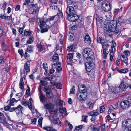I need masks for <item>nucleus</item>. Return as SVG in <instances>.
<instances>
[{
  "mask_svg": "<svg viewBox=\"0 0 131 131\" xmlns=\"http://www.w3.org/2000/svg\"><path fill=\"white\" fill-rule=\"evenodd\" d=\"M23 107L20 105H19L17 107H15V112L17 115H22V110H23Z\"/></svg>",
  "mask_w": 131,
  "mask_h": 131,
  "instance_id": "nucleus-12",
  "label": "nucleus"
},
{
  "mask_svg": "<svg viewBox=\"0 0 131 131\" xmlns=\"http://www.w3.org/2000/svg\"><path fill=\"white\" fill-rule=\"evenodd\" d=\"M76 6L68 5L66 12L67 16V18L69 21L75 22L79 18L78 16L76 14Z\"/></svg>",
  "mask_w": 131,
  "mask_h": 131,
  "instance_id": "nucleus-1",
  "label": "nucleus"
},
{
  "mask_svg": "<svg viewBox=\"0 0 131 131\" xmlns=\"http://www.w3.org/2000/svg\"><path fill=\"white\" fill-rule=\"evenodd\" d=\"M34 46L32 45H30L28 46L27 49V51L29 52H31L33 51V49Z\"/></svg>",
  "mask_w": 131,
  "mask_h": 131,
  "instance_id": "nucleus-34",
  "label": "nucleus"
},
{
  "mask_svg": "<svg viewBox=\"0 0 131 131\" xmlns=\"http://www.w3.org/2000/svg\"><path fill=\"white\" fill-rule=\"evenodd\" d=\"M121 107L123 109H126L128 108L131 105H129V104L125 100L122 101L120 103Z\"/></svg>",
  "mask_w": 131,
  "mask_h": 131,
  "instance_id": "nucleus-13",
  "label": "nucleus"
},
{
  "mask_svg": "<svg viewBox=\"0 0 131 131\" xmlns=\"http://www.w3.org/2000/svg\"><path fill=\"white\" fill-rule=\"evenodd\" d=\"M52 123L54 124H57L60 125L61 124V122L60 121L58 118H57L55 119H53L52 121Z\"/></svg>",
  "mask_w": 131,
  "mask_h": 131,
  "instance_id": "nucleus-24",
  "label": "nucleus"
},
{
  "mask_svg": "<svg viewBox=\"0 0 131 131\" xmlns=\"http://www.w3.org/2000/svg\"><path fill=\"white\" fill-rule=\"evenodd\" d=\"M43 91L46 92L47 96L49 98H52L53 95L51 92V89L48 86L44 88Z\"/></svg>",
  "mask_w": 131,
  "mask_h": 131,
  "instance_id": "nucleus-11",
  "label": "nucleus"
},
{
  "mask_svg": "<svg viewBox=\"0 0 131 131\" xmlns=\"http://www.w3.org/2000/svg\"><path fill=\"white\" fill-rule=\"evenodd\" d=\"M126 99L127 100H126L129 104V105H130L131 104V96H128Z\"/></svg>",
  "mask_w": 131,
  "mask_h": 131,
  "instance_id": "nucleus-53",
  "label": "nucleus"
},
{
  "mask_svg": "<svg viewBox=\"0 0 131 131\" xmlns=\"http://www.w3.org/2000/svg\"><path fill=\"white\" fill-rule=\"evenodd\" d=\"M44 106L46 107L47 109H50L53 108V106L52 104L51 103H47L45 105H44Z\"/></svg>",
  "mask_w": 131,
  "mask_h": 131,
  "instance_id": "nucleus-26",
  "label": "nucleus"
},
{
  "mask_svg": "<svg viewBox=\"0 0 131 131\" xmlns=\"http://www.w3.org/2000/svg\"><path fill=\"white\" fill-rule=\"evenodd\" d=\"M122 124L123 129L131 127V119L128 118L124 119L122 121Z\"/></svg>",
  "mask_w": 131,
  "mask_h": 131,
  "instance_id": "nucleus-6",
  "label": "nucleus"
},
{
  "mask_svg": "<svg viewBox=\"0 0 131 131\" xmlns=\"http://www.w3.org/2000/svg\"><path fill=\"white\" fill-rule=\"evenodd\" d=\"M43 68L45 70L48 69V66L47 64L46 63H44L43 64Z\"/></svg>",
  "mask_w": 131,
  "mask_h": 131,
  "instance_id": "nucleus-59",
  "label": "nucleus"
},
{
  "mask_svg": "<svg viewBox=\"0 0 131 131\" xmlns=\"http://www.w3.org/2000/svg\"><path fill=\"white\" fill-rule=\"evenodd\" d=\"M84 41L85 42H86V41H89V43H90L91 42V38L88 34L87 35H86L84 39Z\"/></svg>",
  "mask_w": 131,
  "mask_h": 131,
  "instance_id": "nucleus-25",
  "label": "nucleus"
},
{
  "mask_svg": "<svg viewBox=\"0 0 131 131\" xmlns=\"http://www.w3.org/2000/svg\"><path fill=\"white\" fill-rule=\"evenodd\" d=\"M16 101L15 99L14 98H13L12 99H10V103L9 104V105L10 106L11 105H13L14 103V102L15 101Z\"/></svg>",
  "mask_w": 131,
  "mask_h": 131,
  "instance_id": "nucleus-48",
  "label": "nucleus"
},
{
  "mask_svg": "<svg viewBox=\"0 0 131 131\" xmlns=\"http://www.w3.org/2000/svg\"><path fill=\"white\" fill-rule=\"evenodd\" d=\"M87 105L88 108L92 110L94 105V102L92 100L90 101L87 103Z\"/></svg>",
  "mask_w": 131,
  "mask_h": 131,
  "instance_id": "nucleus-22",
  "label": "nucleus"
},
{
  "mask_svg": "<svg viewBox=\"0 0 131 131\" xmlns=\"http://www.w3.org/2000/svg\"><path fill=\"white\" fill-rule=\"evenodd\" d=\"M116 46V43H113L112 42V46L111 47V50L112 51H115L116 50V49L115 48V46Z\"/></svg>",
  "mask_w": 131,
  "mask_h": 131,
  "instance_id": "nucleus-37",
  "label": "nucleus"
},
{
  "mask_svg": "<svg viewBox=\"0 0 131 131\" xmlns=\"http://www.w3.org/2000/svg\"><path fill=\"white\" fill-rule=\"evenodd\" d=\"M22 73L21 72L20 74L21 78L19 84V88L21 89H23L24 88V83L23 82V79L24 78V79H25L26 78L25 75L23 76V77H22Z\"/></svg>",
  "mask_w": 131,
  "mask_h": 131,
  "instance_id": "nucleus-14",
  "label": "nucleus"
},
{
  "mask_svg": "<svg viewBox=\"0 0 131 131\" xmlns=\"http://www.w3.org/2000/svg\"><path fill=\"white\" fill-rule=\"evenodd\" d=\"M109 109L108 111L109 113L113 112L114 110H115L116 109L114 108L112 105H110L109 106Z\"/></svg>",
  "mask_w": 131,
  "mask_h": 131,
  "instance_id": "nucleus-29",
  "label": "nucleus"
},
{
  "mask_svg": "<svg viewBox=\"0 0 131 131\" xmlns=\"http://www.w3.org/2000/svg\"><path fill=\"white\" fill-rule=\"evenodd\" d=\"M105 111V107L104 106H101L100 107V112L101 113H103Z\"/></svg>",
  "mask_w": 131,
  "mask_h": 131,
  "instance_id": "nucleus-57",
  "label": "nucleus"
},
{
  "mask_svg": "<svg viewBox=\"0 0 131 131\" xmlns=\"http://www.w3.org/2000/svg\"><path fill=\"white\" fill-rule=\"evenodd\" d=\"M119 86L122 92L129 87V85L127 83L124 84V82L122 81Z\"/></svg>",
  "mask_w": 131,
  "mask_h": 131,
  "instance_id": "nucleus-15",
  "label": "nucleus"
},
{
  "mask_svg": "<svg viewBox=\"0 0 131 131\" xmlns=\"http://www.w3.org/2000/svg\"><path fill=\"white\" fill-rule=\"evenodd\" d=\"M118 21L120 24L123 23L125 22V21L124 19L122 17H119L118 19Z\"/></svg>",
  "mask_w": 131,
  "mask_h": 131,
  "instance_id": "nucleus-43",
  "label": "nucleus"
},
{
  "mask_svg": "<svg viewBox=\"0 0 131 131\" xmlns=\"http://www.w3.org/2000/svg\"><path fill=\"white\" fill-rule=\"evenodd\" d=\"M73 47L72 46H71L68 47L67 48V50L68 51H72L73 49Z\"/></svg>",
  "mask_w": 131,
  "mask_h": 131,
  "instance_id": "nucleus-64",
  "label": "nucleus"
},
{
  "mask_svg": "<svg viewBox=\"0 0 131 131\" xmlns=\"http://www.w3.org/2000/svg\"><path fill=\"white\" fill-rule=\"evenodd\" d=\"M24 56L25 58L26 59L28 60V58L29 57L30 55L29 54L28 55V53L26 52L25 53Z\"/></svg>",
  "mask_w": 131,
  "mask_h": 131,
  "instance_id": "nucleus-62",
  "label": "nucleus"
},
{
  "mask_svg": "<svg viewBox=\"0 0 131 131\" xmlns=\"http://www.w3.org/2000/svg\"><path fill=\"white\" fill-rule=\"evenodd\" d=\"M40 42V43H38L37 44V47L39 51L41 52L45 50V47L44 45Z\"/></svg>",
  "mask_w": 131,
  "mask_h": 131,
  "instance_id": "nucleus-18",
  "label": "nucleus"
},
{
  "mask_svg": "<svg viewBox=\"0 0 131 131\" xmlns=\"http://www.w3.org/2000/svg\"><path fill=\"white\" fill-rule=\"evenodd\" d=\"M73 57V54L72 53L68 54L67 56V57L68 60H69V61H71Z\"/></svg>",
  "mask_w": 131,
  "mask_h": 131,
  "instance_id": "nucleus-45",
  "label": "nucleus"
},
{
  "mask_svg": "<svg viewBox=\"0 0 131 131\" xmlns=\"http://www.w3.org/2000/svg\"><path fill=\"white\" fill-rule=\"evenodd\" d=\"M84 57H86L88 60L93 61L94 59V53L92 52L91 49L87 48L84 49L83 51Z\"/></svg>",
  "mask_w": 131,
  "mask_h": 131,
  "instance_id": "nucleus-3",
  "label": "nucleus"
},
{
  "mask_svg": "<svg viewBox=\"0 0 131 131\" xmlns=\"http://www.w3.org/2000/svg\"><path fill=\"white\" fill-rule=\"evenodd\" d=\"M53 24V27H54V29L56 30V31H57L58 28V24L57 22H55L54 23V22H53L51 24L52 25Z\"/></svg>",
  "mask_w": 131,
  "mask_h": 131,
  "instance_id": "nucleus-30",
  "label": "nucleus"
},
{
  "mask_svg": "<svg viewBox=\"0 0 131 131\" xmlns=\"http://www.w3.org/2000/svg\"><path fill=\"white\" fill-rule=\"evenodd\" d=\"M84 125H81L77 126H76L75 128H76L78 130L80 131V130L82 129Z\"/></svg>",
  "mask_w": 131,
  "mask_h": 131,
  "instance_id": "nucleus-52",
  "label": "nucleus"
},
{
  "mask_svg": "<svg viewBox=\"0 0 131 131\" xmlns=\"http://www.w3.org/2000/svg\"><path fill=\"white\" fill-rule=\"evenodd\" d=\"M102 4L101 7L102 9L105 12L108 11L110 8L111 5L109 3V6H108V4L105 1L103 2Z\"/></svg>",
  "mask_w": 131,
  "mask_h": 131,
  "instance_id": "nucleus-10",
  "label": "nucleus"
},
{
  "mask_svg": "<svg viewBox=\"0 0 131 131\" xmlns=\"http://www.w3.org/2000/svg\"><path fill=\"white\" fill-rule=\"evenodd\" d=\"M24 68L27 72L30 71V62L28 60L26 63L24 65Z\"/></svg>",
  "mask_w": 131,
  "mask_h": 131,
  "instance_id": "nucleus-16",
  "label": "nucleus"
},
{
  "mask_svg": "<svg viewBox=\"0 0 131 131\" xmlns=\"http://www.w3.org/2000/svg\"><path fill=\"white\" fill-rule=\"evenodd\" d=\"M56 85L57 88L59 89H61V84L60 83H57Z\"/></svg>",
  "mask_w": 131,
  "mask_h": 131,
  "instance_id": "nucleus-61",
  "label": "nucleus"
},
{
  "mask_svg": "<svg viewBox=\"0 0 131 131\" xmlns=\"http://www.w3.org/2000/svg\"><path fill=\"white\" fill-rule=\"evenodd\" d=\"M40 28L41 29L40 32L41 33H43L47 32L50 27L49 26L46 25L45 26H42V27Z\"/></svg>",
  "mask_w": 131,
  "mask_h": 131,
  "instance_id": "nucleus-19",
  "label": "nucleus"
},
{
  "mask_svg": "<svg viewBox=\"0 0 131 131\" xmlns=\"http://www.w3.org/2000/svg\"><path fill=\"white\" fill-rule=\"evenodd\" d=\"M119 73H126L128 71V68H124L119 70Z\"/></svg>",
  "mask_w": 131,
  "mask_h": 131,
  "instance_id": "nucleus-27",
  "label": "nucleus"
},
{
  "mask_svg": "<svg viewBox=\"0 0 131 131\" xmlns=\"http://www.w3.org/2000/svg\"><path fill=\"white\" fill-rule=\"evenodd\" d=\"M19 53L21 57L24 56L23 51L22 49H19L18 50Z\"/></svg>",
  "mask_w": 131,
  "mask_h": 131,
  "instance_id": "nucleus-51",
  "label": "nucleus"
},
{
  "mask_svg": "<svg viewBox=\"0 0 131 131\" xmlns=\"http://www.w3.org/2000/svg\"><path fill=\"white\" fill-rule=\"evenodd\" d=\"M59 112L61 113H63L64 112L66 111V108L60 107L59 109Z\"/></svg>",
  "mask_w": 131,
  "mask_h": 131,
  "instance_id": "nucleus-44",
  "label": "nucleus"
},
{
  "mask_svg": "<svg viewBox=\"0 0 131 131\" xmlns=\"http://www.w3.org/2000/svg\"><path fill=\"white\" fill-rule=\"evenodd\" d=\"M105 124H102L101 126V131H105Z\"/></svg>",
  "mask_w": 131,
  "mask_h": 131,
  "instance_id": "nucleus-63",
  "label": "nucleus"
},
{
  "mask_svg": "<svg viewBox=\"0 0 131 131\" xmlns=\"http://www.w3.org/2000/svg\"><path fill=\"white\" fill-rule=\"evenodd\" d=\"M75 90V87L74 86H72V88L70 89V93L73 94L74 93V91Z\"/></svg>",
  "mask_w": 131,
  "mask_h": 131,
  "instance_id": "nucleus-55",
  "label": "nucleus"
},
{
  "mask_svg": "<svg viewBox=\"0 0 131 131\" xmlns=\"http://www.w3.org/2000/svg\"><path fill=\"white\" fill-rule=\"evenodd\" d=\"M0 123H3L4 125L6 126H9L10 125L7 123L4 114L1 112H0ZM1 128V126L0 124V129Z\"/></svg>",
  "mask_w": 131,
  "mask_h": 131,
  "instance_id": "nucleus-8",
  "label": "nucleus"
},
{
  "mask_svg": "<svg viewBox=\"0 0 131 131\" xmlns=\"http://www.w3.org/2000/svg\"><path fill=\"white\" fill-rule=\"evenodd\" d=\"M108 28L106 29H105L104 32L106 34L110 33L112 31H114L116 27V21L115 20H112L108 24Z\"/></svg>",
  "mask_w": 131,
  "mask_h": 131,
  "instance_id": "nucleus-4",
  "label": "nucleus"
},
{
  "mask_svg": "<svg viewBox=\"0 0 131 131\" xmlns=\"http://www.w3.org/2000/svg\"><path fill=\"white\" fill-rule=\"evenodd\" d=\"M32 31H27L25 30L24 33V34L26 36H28L32 34Z\"/></svg>",
  "mask_w": 131,
  "mask_h": 131,
  "instance_id": "nucleus-40",
  "label": "nucleus"
},
{
  "mask_svg": "<svg viewBox=\"0 0 131 131\" xmlns=\"http://www.w3.org/2000/svg\"><path fill=\"white\" fill-rule=\"evenodd\" d=\"M113 51L111 52L110 53V60L111 61H112V59H113Z\"/></svg>",
  "mask_w": 131,
  "mask_h": 131,
  "instance_id": "nucleus-56",
  "label": "nucleus"
},
{
  "mask_svg": "<svg viewBox=\"0 0 131 131\" xmlns=\"http://www.w3.org/2000/svg\"><path fill=\"white\" fill-rule=\"evenodd\" d=\"M88 60V58L86 57H84L81 59V60L79 62V64H81L83 63H85V60Z\"/></svg>",
  "mask_w": 131,
  "mask_h": 131,
  "instance_id": "nucleus-31",
  "label": "nucleus"
},
{
  "mask_svg": "<svg viewBox=\"0 0 131 131\" xmlns=\"http://www.w3.org/2000/svg\"><path fill=\"white\" fill-rule=\"evenodd\" d=\"M30 5L31 7L30 9L32 12L31 13L34 14H36V15H37L36 13L38 12L40 9L39 7L38 6L37 4H31Z\"/></svg>",
  "mask_w": 131,
  "mask_h": 131,
  "instance_id": "nucleus-7",
  "label": "nucleus"
},
{
  "mask_svg": "<svg viewBox=\"0 0 131 131\" xmlns=\"http://www.w3.org/2000/svg\"><path fill=\"white\" fill-rule=\"evenodd\" d=\"M34 40V38L32 37L31 36L30 37L29 39L27 40V42L28 44H31L33 42Z\"/></svg>",
  "mask_w": 131,
  "mask_h": 131,
  "instance_id": "nucleus-38",
  "label": "nucleus"
},
{
  "mask_svg": "<svg viewBox=\"0 0 131 131\" xmlns=\"http://www.w3.org/2000/svg\"><path fill=\"white\" fill-rule=\"evenodd\" d=\"M121 60L125 63V64L127 65L128 63L127 62L128 58L125 56L124 54H121L120 57Z\"/></svg>",
  "mask_w": 131,
  "mask_h": 131,
  "instance_id": "nucleus-20",
  "label": "nucleus"
},
{
  "mask_svg": "<svg viewBox=\"0 0 131 131\" xmlns=\"http://www.w3.org/2000/svg\"><path fill=\"white\" fill-rule=\"evenodd\" d=\"M88 62H86L84 63L86 71L88 72H90L93 68L92 64H93L90 60H88Z\"/></svg>",
  "mask_w": 131,
  "mask_h": 131,
  "instance_id": "nucleus-9",
  "label": "nucleus"
},
{
  "mask_svg": "<svg viewBox=\"0 0 131 131\" xmlns=\"http://www.w3.org/2000/svg\"><path fill=\"white\" fill-rule=\"evenodd\" d=\"M43 119V118L42 117H41L40 118L38 121V124L40 125V127L42 126V123Z\"/></svg>",
  "mask_w": 131,
  "mask_h": 131,
  "instance_id": "nucleus-50",
  "label": "nucleus"
},
{
  "mask_svg": "<svg viewBox=\"0 0 131 131\" xmlns=\"http://www.w3.org/2000/svg\"><path fill=\"white\" fill-rule=\"evenodd\" d=\"M27 105H28V106L29 109L32 111V105L31 102L30 101L28 102H27Z\"/></svg>",
  "mask_w": 131,
  "mask_h": 131,
  "instance_id": "nucleus-49",
  "label": "nucleus"
},
{
  "mask_svg": "<svg viewBox=\"0 0 131 131\" xmlns=\"http://www.w3.org/2000/svg\"><path fill=\"white\" fill-rule=\"evenodd\" d=\"M112 32H114V34H115L117 36L119 35L121 33V31L119 29H116V28L114 31H112Z\"/></svg>",
  "mask_w": 131,
  "mask_h": 131,
  "instance_id": "nucleus-46",
  "label": "nucleus"
},
{
  "mask_svg": "<svg viewBox=\"0 0 131 131\" xmlns=\"http://www.w3.org/2000/svg\"><path fill=\"white\" fill-rule=\"evenodd\" d=\"M1 47L4 51L6 50L8 48V46L5 44L4 41H2L1 42Z\"/></svg>",
  "mask_w": 131,
  "mask_h": 131,
  "instance_id": "nucleus-23",
  "label": "nucleus"
},
{
  "mask_svg": "<svg viewBox=\"0 0 131 131\" xmlns=\"http://www.w3.org/2000/svg\"><path fill=\"white\" fill-rule=\"evenodd\" d=\"M75 3V0H67V4L68 5H72Z\"/></svg>",
  "mask_w": 131,
  "mask_h": 131,
  "instance_id": "nucleus-41",
  "label": "nucleus"
},
{
  "mask_svg": "<svg viewBox=\"0 0 131 131\" xmlns=\"http://www.w3.org/2000/svg\"><path fill=\"white\" fill-rule=\"evenodd\" d=\"M97 40L98 42L102 44V48H108L109 47L110 45L108 44L107 41L102 37H98Z\"/></svg>",
  "mask_w": 131,
  "mask_h": 131,
  "instance_id": "nucleus-5",
  "label": "nucleus"
},
{
  "mask_svg": "<svg viewBox=\"0 0 131 131\" xmlns=\"http://www.w3.org/2000/svg\"><path fill=\"white\" fill-rule=\"evenodd\" d=\"M57 16H54L52 17H51L49 18H48L47 19V21H49V23H50V24H51V22L52 21L53 23V20L55 18V17H56Z\"/></svg>",
  "mask_w": 131,
  "mask_h": 131,
  "instance_id": "nucleus-42",
  "label": "nucleus"
},
{
  "mask_svg": "<svg viewBox=\"0 0 131 131\" xmlns=\"http://www.w3.org/2000/svg\"><path fill=\"white\" fill-rule=\"evenodd\" d=\"M7 5V3L5 2H4L3 3L2 7L3 10H5V7Z\"/></svg>",
  "mask_w": 131,
  "mask_h": 131,
  "instance_id": "nucleus-58",
  "label": "nucleus"
},
{
  "mask_svg": "<svg viewBox=\"0 0 131 131\" xmlns=\"http://www.w3.org/2000/svg\"><path fill=\"white\" fill-rule=\"evenodd\" d=\"M43 128L47 131H51L53 128L52 127L50 126H45L43 127Z\"/></svg>",
  "mask_w": 131,
  "mask_h": 131,
  "instance_id": "nucleus-35",
  "label": "nucleus"
},
{
  "mask_svg": "<svg viewBox=\"0 0 131 131\" xmlns=\"http://www.w3.org/2000/svg\"><path fill=\"white\" fill-rule=\"evenodd\" d=\"M5 62L4 57L3 56H0V63L3 64Z\"/></svg>",
  "mask_w": 131,
  "mask_h": 131,
  "instance_id": "nucleus-47",
  "label": "nucleus"
},
{
  "mask_svg": "<svg viewBox=\"0 0 131 131\" xmlns=\"http://www.w3.org/2000/svg\"><path fill=\"white\" fill-rule=\"evenodd\" d=\"M43 80H41L40 81V83H41L42 85V86H45L47 85V82L46 80H45L44 78L43 79Z\"/></svg>",
  "mask_w": 131,
  "mask_h": 131,
  "instance_id": "nucleus-33",
  "label": "nucleus"
},
{
  "mask_svg": "<svg viewBox=\"0 0 131 131\" xmlns=\"http://www.w3.org/2000/svg\"><path fill=\"white\" fill-rule=\"evenodd\" d=\"M116 64L117 66H119L120 64V60L119 59H117L116 61Z\"/></svg>",
  "mask_w": 131,
  "mask_h": 131,
  "instance_id": "nucleus-60",
  "label": "nucleus"
},
{
  "mask_svg": "<svg viewBox=\"0 0 131 131\" xmlns=\"http://www.w3.org/2000/svg\"><path fill=\"white\" fill-rule=\"evenodd\" d=\"M83 116L84 117L82 118V121L87 123L88 122V119H87V118L88 117V116Z\"/></svg>",
  "mask_w": 131,
  "mask_h": 131,
  "instance_id": "nucleus-54",
  "label": "nucleus"
},
{
  "mask_svg": "<svg viewBox=\"0 0 131 131\" xmlns=\"http://www.w3.org/2000/svg\"><path fill=\"white\" fill-rule=\"evenodd\" d=\"M39 26L40 27H42V26H46V22L45 21V19H44V17H42L41 18H39Z\"/></svg>",
  "mask_w": 131,
  "mask_h": 131,
  "instance_id": "nucleus-17",
  "label": "nucleus"
},
{
  "mask_svg": "<svg viewBox=\"0 0 131 131\" xmlns=\"http://www.w3.org/2000/svg\"><path fill=\"white\" fill-rule=\"evenodd\" d=\"M68 125L69 129H68V128H66L65 129V131H71L73 127L72 125L69 122L68 124Z\"/></svg>",
  "mask_w": 131,
  "mask_h": 131,
  "instance_id": "nucleus-39",
  "label": "nucleus"
},
{
  "mask_svg": "<svg viewBox=\"0 0 131 131\" xmlns=\"http://www.w3.org/2000/svg\"><path fill=\"white\" fill-rule=\"evenodd\" d=\"M123 53L125 54V56L127 57V58L130 55V52L128 50L124 51Z\"/></svg>",
  "mask_w": 131,
  "mask_h": 131,
  "instance_id": "nucleus-36",
  "label": "nucleus"
},
{
  "mask_svg": "<svg viewBox=\"0 0 131 131\" xmlns=\"http://www.w3.org/2000/svg\"><path fill=\"white\" fill-rule=\"evenodd\" d=\"M113 92L114 93L116 94L122 92V90L119 87V86L118 87H114L113 89Z\"/></svg>",
  "mask_w": 131,
  "mask_h": 131,
  "instance_id": "nucleus-21",
  "label": "nucleus"
},
{
  "mask_svg": "<svg viewBox=\"0 0 131 131\" xmlns=\"http://www.w3.org/2000/svg\"><path fill=\"white\" fill-rule=\"evenodd\" d=\"M58 54H55L52 57V60L53 61H58Z\"/></svg>",
  "mask_w": 131,
  "mask_h": 131,
  "instance_id": "nucleus-32",
  "label": "nucleus"
},
{
  "mask_svg": "<svg viewBox=\"0 0 131 131\" xmlns=\"http://www.w3.org/2000/svg\"><path fill=\"white\" fill-rule=\"evenodd\" d=\"M79 91L77 92L76 96L77 98L81 101L85 100L87 98L86 88L84 84H80L78 85Z\"/></svg>",
  "mask_w": 131,
  "mask_h": 131,
  "instance_id": "nucleus-2",
  "label": "nucleus"
},
{
  "mask_svg": "<svg viewBox=\"0 0 131 131\" xmlns=\"http://www.w3.org/2000/svg\"><path fill=\"white\" fill-rule=\"evenodd\" d=\"M39 95V98L40 100V101L43 102L45 100V96L43 95L42 93H40Z\"/></svg>",
  "mask_w": 131,
  "mask_h": 131,
  "instance_id": "nucleus-28",
  "label": "nucleus"
}]
</instances>
